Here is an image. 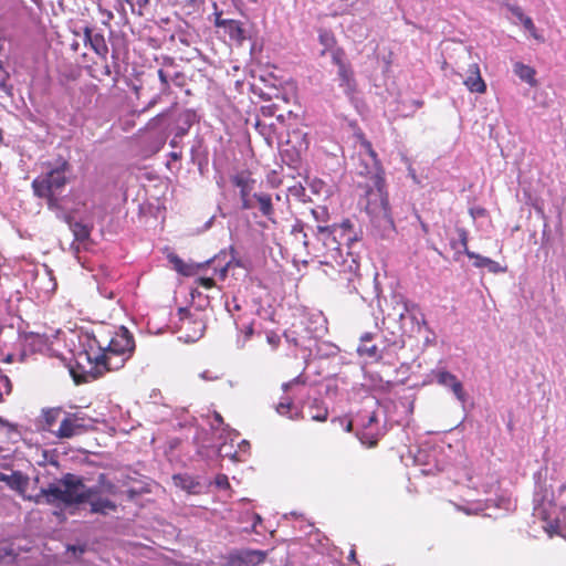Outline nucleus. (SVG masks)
<instances>
[{"mask_svg":"<svg viewBox=\"0 0 566 566\" xmlns=\"http://www.w3.org/2000/svg\"><path fill=\"white\" fill-rule=\"evenodd\" d=\"M117 486L105 474H99L97 484L87 486L84 479L73 473H65L60 480L41 489L35 502L61 505L64 509L90 504V513L107 515L117 510V504L106 495H116Z\"/></svg>","mask_w":566,"mask_h":566,"instance_id":"nucleus-1","label":"nucleus"},{"mask_svg":"<svg viewBox=\"0 0 566 566\" xmlns=\"http://www.w3.org/2000/svg\"><path fill=\"white\" fill-rule=\"evenodd\" d=\"M313 249L325 258L323 263L337 272L340 280L347 282L349 292H356L359 264L354 249L360 242L358 232L349 220L339 224H317L313 230Z\"/></svg>","mask_w":566,"mask_h":566,"instance_id":"nucleus-2","label":"nucleus"},{"mask_svg":"<svg viewBox=\"0 0 566 566\" xmlns=\"http://www.w3.org/2000/svg\"><path fill=\"white\" fill-rule=\"evenodd\" d=\"M361 147L370 157L371 169L367 170V174H370V178L364 186L365 195L360 200V205L365 206V211L369 216L374 227L378 228L382 234H385L394 230V220L390 213L384 169L380 166V161L371 144L368 140H364Z\"/></svg>","mask_w":566,"mask_h":566,"instance_id":"nucleus-3","label":"nucleus"},{"mask_svg":"<svg viewBox=\"0 0 566 566\" xmlns=\"http://www.w3.org/2000/svg\"><path fill=\"white\" fill-rule=\"evenodd\" d=\"M70 164L59 159L54 165L48 164L45 172L32 181V189L35 196H50L51 192H61L67 182L66 174Z\"/></svg>","mask_w":566,"mask_h":566,"instance_id":"nucleus-4","label":"nucleus"},{"mask_svg":"<svg viewBox=\"0 0 566 566\" xmlns=\"http://www.w3.org/2000/svg\"><path fill=\"white\" fill-rule=\"evenodd\" d=\"M355 421L359 426L356 431L359 441L368 447L376 446L381 436L377 412L364 410L356 416Z\"/></svg>","mask_w":566,"mask_h":566,"instance_id":"nucleus-5","label":"nucleus"},{"mask_svg":"<svg viewBox=\"0 0 566 566\" xmlns=\"http://www.w3.org/2000/svg\"><path fill=\"white\" fill-rule=\"evenodd\" d=\"M165 114H159L151 118L145 129L149 133L146 145L144 147L145 156H150L158 153L165 145L167 135L163 128H160V123L163 122Z\"/></svg>","mask_w":566,"mask_h":566,"instance_id":"nucleus-6","label":"nucleus"},{"mask_svg":"<svg viewBox=\"0 0 566 566\" xmlns=\"http://www.w3.org/2000/svg\"><path fill=\"white\" fill-rule=\"evenodd\" d=\"M98 345V348L103 352L111 354H119L122 356L130 357L135 349V342L133 335L124 326L120 327V332L117 333L106 346H103L99 340L94 339Z\"/></svg>","mask_w":566,"mask_h":566,"instance_id":"nucleus-7","label":"nucleus"},{"mask_svg":"<svg viewBox=\"0 0 566 566\" xmlns=\"http://www.w3.org/2000/svg\"><path fill=\"white\" fill-rule=\"evenodd\" d=\"M128 359L129 357L122 356L119 354H111L108 352L101 350V353L93 358L95 369L93 377L97 378L105 371L118 370Z\"/></svg>","mask_w":566,"mask_h":566,"instance_id":"nucleus-8","label":"nucleus"},{"mask_svg":"<svg viewBox=\"0 0 566 566\" xmlns=\"http://www.w3.org/2000/svg\"><path fill=\"white\" fill-rule=\"evenodd\" d=\"M266 552L260 549H239L229 554L228 566H256L264 562Z\"/></svg>","mask_w":566,"mask_h":566,"instance_id":"nucleus-9","label":"nucleus"},{"mask_svg":"<svg viewBox=\"0 0 566 566\" xmlns=\"http://www.w3.org/2000/svg\"><path fill=\"white\" fill-rule=\"evenodd\" d=\"M436 381L453 392L455 398L464 405L467 402L468 396L463 389L462 382L457 378L455 375L449 373L446 369H436L432 371Z\"/></svg>","mask_w":566,"mask_h":566,"instance_id":"nucleus-10","label":"nucleus"},{"mask_svg":"<svg viewBox=\"0 0 566 566\" xmlns=\"http://www.w3.org/2000/svg\"><path fill=\"white\" fill-rule=\"evenodd\" d=\"M231 182L240 189L241 208L243 210H250L253 208L250 195L254 188L255 181L251 178L247 171H240L231 176Z\"/></svg>","mask_w":566,"mask_h":566,"instance_id":"nucleus-11","label":"nucleus"},{"mask_svg":"<svg viewBox=\"0 0 566 566\" xmlns=\"http://www.w3.org/2000/svg\"><path fill=\"white\" fill-rule=\"evenodd\" d=\"M374 335L371 333H365L360 336V343L357 347V353L360 357H366L374 360L382 358L384 347L379 348L373 343Z\"/></svg>","mask_w":566,"mask_h":566,"instance_id":"nucleus-12","label":"nucleus"},{"mask_svg":"<svg viewBox=\"0 0 566 566\" xmlns=\"http://www.w3.org/2000/svg\"><path fill=\"white\" fill-rule=\"evenodd\" d=\"M337 77L339 81V87L343 88L344 94L348 98H353L356 93L357 83L350 65H340V69L337 71Z\"/></svg>","mask_w":566,"mask_h":566,"instance_id":"nucleus-13","label":"nucleus"},{"mask_svg":"<svg viewBox=\"0 0 566 566\" xmlns=\"http://www.w3.org/2000/svg\"><path fill=\"white\" fill-rule=\"evenodd\" d=\"M467 88L472 93H484L486 91V84L481 76L480 67L476 63L470 64L468 69V75L463 81Z\"/></svg>","mask_w":566,"mask_h":566,"instance_id":"nucleus-14","label":"nucleus"},{"mask_svg":"<svg viewBox=\"0 0 566 566\" xmlns=\"http://www.w3.org/2000/svg\"><path fill=\"white\" fill-rule=\"evenodd\" d=\"M0 482L6 483L11 490L22 492L28 485V478L20 471H13L11 474L0 472Z\"/></svg>","mask_w":566,"mask_h":566,"instance_id":"nucleus-15","label":"nucleus"},{"mask_svg":"<svg viewBox=\"0 0 566 566\" xmlns=\"http://www.w3.org/2000/svg\"><path fill=\"white\" fill-rule=\"evenodd\" d=\"M252 197L255 199L259 210L262 213V216L265 217L269 221L274 223L275 222L274 208H273L271 196L269 193L259 192V193H253Z\"/></svg>","mask_w":566,"mask_h":566,"instance_id":"nucleus-16","label":"nucleus"},{"mask_svg":"<svg viewBox=\"0 0 566 566\" xmlns=\"http://www.w3.org/2000/svg\"><path fill=\"white\" fill-rule=\"evenodd\" d=\"M468 258L474 260L473 265L475 268H485L491 273H501L504 272L505 269L500 265L496 261H493L490 258L480 255L473 251H468Z\"/></svg>","mask_w":566,"mask_h":566,"instance_id":"nucleus-17","label":"nucleus"},{"mask_svg":"<svg viewBox=\"0 0 566 566\" xmlns=\"http://www.w3.org/2000/svg\"><path fill=\"white\" fill-rule=\"evenodd\" d=\"M61 411V408L43 409L41 419L39 420V428L54 433L53 426L59 419Z\"/></svg>","mask_w":566,"mask_h":566,"instance_id":"nucleus-18","label":"nucleus"},{"mask_svg":"<svg viewBox=\"0 0 566 566\" xmlns=\"http://www.w3.org/2000/svg\"><path fill=\"white\" fill-rule=\"evenodd\" d=\"M513 72L521 81L530 84L531 86H534L536 84V72L532 66L526 65L522 62H516L513 65Z\"/></svg>","mask_w":566,"mask_h":566,"instance_id":"nucleus-19","label":"nucleus"},{"mask_svg":"<svg viewBox=\"0 0 566 566\" xmlns=\"http://www.w3.org/2000/svg\"><path fill=\"white\" fill-rule=\"evenodd\" d=\"M384 349H400L405 346L403 333L401 327L398 331L384 332Z\"/></svg>","mask_w":566,"mask_h":566,"instance_id":"nucleus-20","label":"nucleus"},{"mask_svg":"<svg viewBox=\"0 0 566 566\" xmlns=\"http://www.w3.org/2000/svg\"><path fill=\"white\" fill-rule=\"evenodd\" d=\"M406 315H409L412 321L417 322L418 331L421 328V324L426 325L424 316L416 304L408 302L403 303V311L399 313V319H403Z\"/></svg>","mask_w":566,"mask_h":566,"instance_id":"nucleus-21","label":"nucleus"},{"mask_svg":"<svg viewBox=\"0 0 566 566\" xmlns=\"http://www.w3.org/2000/svg\"><path fill=\"white\" fill-rule=\"evenodd\" d=\"M226 33H228L229 38L232 41L238 43H242L245 40V31L242 27V23L237 20H229L224 28Z\"/></svg>","mask_w":566,"mask_h":566,"instance_id":"nucleus-22","label":"nucleus"},{"mask_svg":"<svg viewBox=\"0 0 566 566\" xmlns=\"http://www.w3.org/2000/svg\"><path fill=\"white\" fill-rule=\"evenodd\" d=\"M75 421H72L69 417H65L59 427V429L54 432V434L60 439H69L72 438L80 432L76 430Z\"/></svg>","mask_w":566,"mask_h":566,"instance_id":"nucleus-23","label":"nucleus"},{"mask_svg":"<svg viewBox=\"0 0 566 566\" xmlns=\"http://www.w3.org/2000/svg\"><path fill=\"white\" fill-rule=\"evenodd\" d=\"M306 226L303 221L301 220H296L295 223L292 226V229H291V234L295 238V240H297L298 242H301L306 249H308V247L313 243L314 241L312 242L308 238V234L305 230Z\"/></svg>","mask_w":566,"mask_h":566,"instance_id":"nucleus-24","label":"nucleus"},{"mask_svg":"<svg viewBox=\"0 0 566 566\" xmlns=\"http://www.w3.org/2000/svg\"><path fill=\"white\" fill-rule=\"evenodd\" d=\"M310 417L315 421H325L328 416V409L322 400L314 399L308 407Z\"/></svg>","mask_w":566,"mask_h":566,"instance_id":"nucleus-25","label":"nucleus"},{"mask_svg":"<svg viewBox=\"0 0 566 566\" xmlns=\"http://www.w3.org/2000/svg\"><path fill=\"white\" fill-rule=\"evenodd\" d=\"M66 221L76 241L84 242L88 239L91 234L88 226L77 221L73 222L71 218H67Z\"/></svg>","mask_w":566,"mask_h":566,"instance_id":"nucleus-26","label":"nucleus"},{"mask_svg":"<svg viewBox=\"0 0 566 566\" xmlns=\"http://www.w3.org/2000/svg\"><path fill=\"white\" fill-rule=\"evenodd\" d=\"M235 323L237 329L239 332V335L237 337V348L242 349L244 348L245 344L250 340L252 337L254 329L253 324L249 323L248 325H243L242 327H239L238 323Z\"/></svg>","mask_w":566,"mask_h":566,"instance_id":"nucleus-27","label":"nucleus"},{"mask_svg":"<svg viewBox=\"0 0 566 566\" xmlns=\"http://www.w3.org/2000/svg\"><path fill=\"white\" fill-rule=\"evenodd\" d=\"M458 240L450 242L451 248L457 252H463L468 256V231L464 228H457Z\"/></svg>","mask_w":566,"mask_h":566,"instance_id":"nucleus-28","label":"nucleus"},{"mask_svg":"<svg viewBox=\"0 0 566 566\" xmlns=\"http://www.w3.org/2000/svg\"><path fill=\"white\" fill-rule=\"evenodd\" d=\"M88 45L97 55L102 57H105L108 53V48L102 33H95Z\"/></svg>","mask_w":566,"mask_h":566,"instance_id":"nucleus-29","label":"nucleus"},{"mask_svg":"<svg viewBox=\"0 0 566 566\" xmlns=\"http://www.w3.org/2000/svg\"><path fill=\"white\" fill-rule=\"evenodd\" d=\"M0 566H15V555L11 548L0 547Z\"/></svg>","mask_w":566,"mask_h":566,"instance_id":"nucleus-30","label":"nucleus"},{"mask_svg":"<svg viewBox=\"0 0 566 566\" xmlns=\"http://www.w3.org/2000/svg\"><path fill=\"white\" fill-rule=\"evenodd\" d=\"M293 403L291 401H282L276 406L277 413L290 419H295L298 415L297 411L293 412Z\"/></svg>","mask_w":566,"mask_h":566,"instance_id":"nucleus-31","label":"nucleus"},{"mask_svg":"<svg viewBox=\"0 0 566 566\" xmlns=\"http://www.w3.org/2000/svg\"><path fill=\"white\" fill-rule=\"evenodd\" d=\"M317 224H325L328 221L329 214L325 207H317L311 211Z\"/></svg>","mask_w":566,"mask_h":566,"instance_id":"nucleus-32","label":"nucleus"},{"mask_svg":"<svg viewBox=\"0 0 566 566\" xmlns=\"http://www.w3.org/2000/svg\"><path fill=\"white\" fill-rule=\"evenodd\" d=\"M219 454H220V457H223V458L228 457L233 461H241L239 451L232 452V446H228L226 443H223L219 447Z\"/></svg>","mask_w":566,"mask_h":566,"instance_id":"nucleus-33","label":"nucleus"},{"mask_svg":"<svg viewBox=\"0 0 566 566\" xmlns=\"http://www.w3.org/2000/svg\"><path fill=\"white\" fill-rule=\"evenodd\" d=\"M169 261H170V263L174 264L175 269L179 273H181L184 275H188L189 274L188 268L185 265L184 261L179 256L172 254V255L169 256Z\"/></svg>","mask_w":566,"mask_h":566,"instance_id":"nucleus-34","label":"nucleus"},{"mask_svg":"<svg viewBox=\"0 0 566 566\" xmlns=\"http://www.w3.org/2000/svg\"><path fill=\"white\" fill-rule=\"evenodd\" d=\"M213 8H214V12H213V17H214L213 24H214V27L220 28V29H224L230 19H222V12L218 11V7H217L216 2L213 3Z\"/></svg>","mask_w":566,"mask_h":566,"instance_id":"nucleus-35","label":"nucleus"},{"mask_svg":"<svg viewBox=\"0 0 566 566\" xmlns=\"http://www.w3.org/2000/svg\"><path fill=\"white\" fill-rule=\"evenodd\" d=\"M10 77V74L2 70L0 73V90L3 91L6 94L11 95L12 86L8 84V80Z\"/></svg>","mask_w":566,"mask_h":566,"instance_id":"nucleus-36","label":"nucleus"},{"mask_svg":"<svg viewBox=\"0 0 566 566\" xmlns=\"http://www.w3.org/2000/svg\"><path fill=\"white\" fill-rule=\"evenodd\" d=\"M12 390V384L8 376L0 374V391L9 395Z\"/></svg>","mask_w":566,"mask_h":566,"instance_id":"nucleus-37","label":"nucleus"},{"mask_svg":"<svg viewBox=\"0 0 566 566\" xmlns=\"http://www.w3.org/2000/svg\"><path fill=\"white\" fill-rule=\"evenodd\" d=\"M149 3V0H132L130 7L134 13L143 14V9Z\"/></svg>","mask_w":566,"mask_h":566,"instance_id":"nucleus-38","label":"nucleus"},{"mask_svg":"<svg viewBox=\"0 0 566 566\" xmlns=\"http://www.w3.org/2000/svg\"><path fill=\"white\" fill-rule=\"evenodd\" d=\"M523 27L531 32V34L535 38V39H539V36L537 35L536 33V29H535V25L533 23V20L530 18V17H524L521 21H520Z\"/></svg>","mask_w":566,"mask_h":566,"instance_id":"nucleus-39","label":"nucleus"},{"mask_svg":"<svg viewBox=\"0 0 566 566\" xmlns=\"http://www.w3.org/2000/svg\"><path fill=\"white\" fill-rule=\"evenodd\" d=\"M57 192H51L50 196H38L39 198L46 199L49 209L53 210L59 207V199L56 198Z\"/></svg>","mask_w":566,"mask_h":566,"instance_id":"nucleus-40","label":"nucleus"},{"mask_svg":"<svg viewBox=\"0 0 566 566\" xmlns=\"http://www.w3.org/2000/svg\"><path fill=\"white\" fill-rule=\"evenodd\" d=\"M266 342H268L269 345L272 346V348L275 349V348L279 347L281 338H280V336L276 333L270 332V333L266 334Z\"/></svg>","mask_w":566,"mask_h":566,"instance_id":"nucleus-41","label":"nucleus"},{"mask_svg":"<svg viewBox=\"0 0 566 566\" xmlns=\"http://www.w3.org/2000/svg\"><path fill=\"white\" fill-rule=\"evenodd\" d=\"M190 117H191L190 114L186 115V120H185L186 127H178L175 133L176 137L182 138L188 133V129L191 125Z\"/></svg>","mask_w":566,"mask_h":566,"instance_id":"nucleus-42","label":"nucleus"},{"mask_svg":"<svg viewBox=\"0 0 566 566\" xmlns=\"http://www.w3.org/2000/svg\"><path fill=\"white\" fill-rule=\"evenodd\" d=\"M158 77L161 84V91H166L169 87V77L164 70H158Z\"/></svg>","mask_w":566,"mask_h":566,"instance_id":"nucleus-43","label":"nucleus"},{"mask_svg":"<svg viewBox=\"0 0 566 566\" xmlns=\"http://www.w3.org/2000/svg\"><path fill=\"white\" fill-rule=\"evenodd\" d=\"M67 417H69L72 421H75V423L77 424V426H76V430H77L78 432H81V431H82V429H84V428L86 427V426H85V423H84V418H83V417H81L80 415L74 413V415H69Z\"/></svg>","mask_w":566,"mask_h":566,"instance_id":"nucleus-44","label":"nucleus"},{"mask_svg":"<svg viewBox=\"0 0 566 566\" xmlns=\"http://www.w3.org/2000/svg\"><path fill=\"white\" fill-rule=\"evenodd\" d=\"M332 60L333 63L338 66V70L340 69V65H348L347 63L344 62L343 52H340L339 50L333 52Z\"/></svg>","mask_w":566,"mask_h":566,"instance_id":"nucleus-45","label":"nucleus"},{"mask_svg":"<svg viewBox=\"0 0 566 566\" xmlns=\"http://www.w3.org/2000/svg\"><path fill=\"white\" fill-rule=\"evenodd\" d=\"M216 484L218 488L220 489H227L230 486L229 484V480H228V476L224 475V474H219L217 478H216Z\"/></svg>","mask_w":566,"mask_h":566,"instance_id":"nucleus-46","label":"nucleus"},{"mask_svg":"<svg viewBox=\"0 0 566 566\" xmlns=\"http://www.w3.org/2000/svg\"><path fill=\"white\" fill-rule=\"evenodd\" d=\"M226 307L229 313H232L233 311H240L241 306L238 303L237 298L233 297L231 302H226Z\"/></svg>","mask_w":566,"mask_h":566,"instance_id":"nucleus-47","label":"nucleus"},{"mask_svg":"<svg viewBox=\"0 0 566 566\" xmlns=\"http://www.w3.org/2000/svg\"><path fill=\"white\" fill-rule=\"evenodd\" d=\"M83 35H84V44L88 45L94 38L92 29L90 27H85L83 29Z\"/></svg>","mask_w":566,"mask_h":566,"instance_id":"nucleus-48","label":"nucleus"},{"mask_svg":"<svg viewBox=\"0 0 566 566\" xmlns=\"http://www.w3.org/2000/svg\"><path fill=\"white\" fill-rule=\"evenodd\" d=\"M510 11L516 19H518V21H521L525 17L523 10L517 6L510 7Z\"/></svg>","mask_w":566,"mask_h":566,"instance_id":"nucleus-49","label":"nucleus"},{"mask_svg":"<svg viewBox=\"0 0 566 566\" xmlns=\"http://www.w3.org/2000/svg\"><path fill=\"white\" fill-rule=\"evenodd\" d=\"M336 420H338L342 426L344 424V429L347 432H350L353 430L354 423H356L355 419L348 420V421H346L345 419H334L333 421H336Z\"/></svg>","mask_w":566,"mask_h":566,"instance_id":"nucleus-50","label":"nucleus"},{"mask_svg":"<svg viewBox=\"0 0 566 566\" xmlns=\"http://www.w3.org/2000/svg\"><path fill=\"white\" fill-rule=\"evenodd\" d=\"M199 284L206 289H211L214 285V281L211 277H200Z\"/></svg>","mask_w":566,"mask_h":566,"instance_id":"nucleus-51","label":"nucleus"},{"mask_svg":"<svg viewBox=\"0 0 566 566\" xmlns=\"http://www.w3.org/2000/svg\"><path fill=\"white\" fill-rule=\"evenodd\" d=\"M199 377L203 380H209V381L217 380L219 378L217 375H212V373L209 370H205V371L200 373Z\"/></svg>","mask_w":566,"mask_h":566,"instance_id":"nucleus-52","label":"nucleus"},{"mask_svg":"<svg viewBox=\"0 0 566 566\" xmlns=\"http://www.w3.org/2000/svg\"><path fill=\"white\" fill-rule=\"evenodd\" d=\"M98 292L102 296L112 300L114 297L113 291H107L106 287L98 286Z\"/></svg>","mask_w":566,"mask_h":566,"instance_id":"nucleus-53","label":"nucleus"},{"mask_svg":"<svg viewBox=\"0 0 566 566\" xmlns=\"http://www.w3.org/2000/svg\"><path fill=\"white\" fill-rule=\"evenodd\" d=\"M301 381H302L301 376H297L293 380H291L290 382L283 384V390L286 391L291 386H293L295 384H300Z\"/></svg>","mask_w":566,"mask_h":566,"instance_id":"nucleus-54","label":"nucleus"},{"mask_svg":"<svg viewBox=\"0 0 566 566\" xmlns=\"http://www.w3.org/2000/svg\"><path fill=\"white\" fill-rule=\"evenodd\" d=\"M556 527H559L560 525L566 526V510L563 512V516H557L555 518Z\"/></svg>","mask_w":566,"mask_h":566,"instance_id":"nucleus-55","label":"nucleus"},{"mask_svg":"<svg viewBox=\"0 0 566 566\" xmlns=\"http://www.w3.org/2000/svg\"><path fill=\"white\" fill-rule=\"evenodd\" d=\"M239 452L240 451H247L250 447V443L247 441V440H242L240 443H239Z\"/></svg>","mask_w":566,"mask_h":566,"instance_id":"nucleus-56","label":"nucleus"},{"mask_svg":"<svg viewBox=\"0 0 566 566\" xmlns=\"http://www.w3.org/2000/svg\"><path fill=\"white\" fill-rule=\"evenodd\" d=\"M181 151H171L169 154V157L172 159V160H179L181 158Z\"/></svg>","mask_w":566,"mask_h":566,"instance_id":"nucleus-57","label":"nucleus"},{"mask_svg":"<svg viewBox=\"0 0 566 566\" xmlns=\"http://www.w3.org/2000/svg\"><path fill=\"white\" fill-rule=\"evenodd\" d=\"M319 38H321V42L324 43L325 45H327V41L329 40L328 34L327 33L321 34Z\"/></svg>","mask_w":566,"mask_h":566,"instance_id":"nucleus-58","label":"nucleus"},{"mask_svg":"<svg viewBox=\"0 0 566 566\" xmlns=\"http://www.w3.org/2000/svg\"><path fill=\"white\" fill-rule=\"evenodd\" d=\"M178 139H180L179 137H176V135L174 136V138L170 140V146L172 148H176L178 146Z\"/></svg>","mask_w":566,"mask_h":566,"instance_id":"nucleus-59","label":"nucleus"},{"mask_svg":"<svg viewBox=\"0 0 566 566\" xmlns=\"http://www.w3.org/2000/svg\"><path fill=\"white\" fill-rule=\"evenodd\" d=\"M214 420L218 422V424H222L223 423V419L221 417V415L219 413H214Z\"/></svg>","mask_w":566,"mask_h":566,"instance_id":"nucleus-60","label":"nucleus"},{"mask_svg":"<svg viewBox=\"0 0 566 566\" xmlns=\"http://www.w3.org/2000/svg\"><path fill=\"white\" fill-rule=\"evenodd\" d=\"M111 73H112V71H111L109 65H105V66H104V74H105V75H111Z\"/></svg>","mask_w":566,"mask_h":566,"instance_id":"nucleus-61","label":"nucleus"},{"mask_svg":"<svg viewBox=\"0 0 566 566\" xmlns=\"http://www.w3.org/2000/svg\"><path fill=\"white\" fill-rule=\"evenodd\" d=\"M261 516L260 515H255V522H254V527L256 526V523H261Z\"/></svg>","mask_w":566,"mask_h":566,"instance_id":"nucleus-62","label":"nucleus"},{"mask_svg":"<svg viewBox=\"0 0 566 566\" xmlns=\"http://www.w3.org/2000/svg\"><path fill=\"white\" fill-rule=\"evenodd\" d=\"M227 271H228V268H227V266H226V268H223V269L221 270V276H222V277H224V276H226Z\"/></svg>","mask_w":566,"mask_h":566,"instance_id":"nucleus-63","label":"nucleus"},{"mask_svg":"<svg viewBox=\"0 0 566 566\" xmlns=\"http://www.w3.org/2000/svg\"><path fill=\"white\" fill-rule=\"evenodd\" d=\"M350 560H355V551H352L348 557Z\"/></svg>","mask_w":566,"mask_h":566,"instance_id":"nucleus-64","label":"nucleus"}]
</instances>
